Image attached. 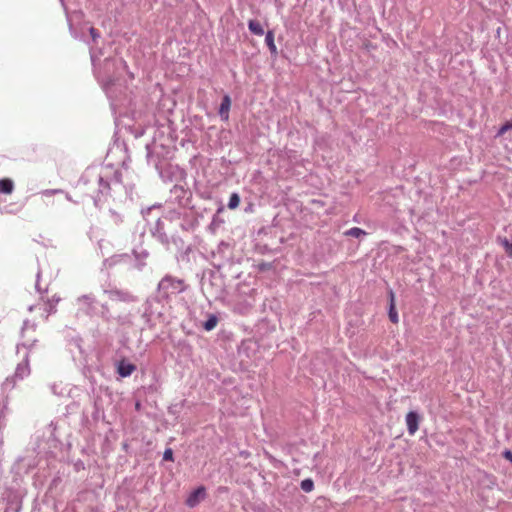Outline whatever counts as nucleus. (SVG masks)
Listing matches in <instances>:
<instances>
[{
	"instance_id": "nucleus-1",
	"label": "nucleus",
	"mask_w": 512,
	"mask_h": 512,
	"mask_svg": "<svg viewBox=\"0 0 512 512\" xmlns=\"http://www.w3.org/2000/svg\"><path fill=\"white\" fill-rule=\"evenodd\" d=\"M122 187V173L113 165L87 168L76 184L78 192L90 197L95 206Z\"/></svg>"
},
{
	"instance_id": "nucleus-2",
	"label": "nucleus",
	"mask_w": 512,
	"mask_h": 512,
	"mask_svg": "<svg viewBox=\"0 0 512 512\" xmlns=\"http://www.w3.org/2000/svg\"><path fill=\"white\" fill-rule=\"evenodd\" d=\"M158 298H148L145 302V310L142 317L147 323L150 322L151 317L156 313L154 304L159 303L160 300H168L171 295L182 293L186 290L185 282L183 279L173 277L171 275L164 276L158 283Z\"/></svg>"
},
{
	"instance_id": "nucleus-3",
	"label": "nucleus",
	"mask_w": 512,
	"mask_h": 512,
	"mask_svg": "<svg viewBox=\"0 0 512 512\" xmlns=\"http://www.w3.org/2000/svg\"><path fill=\"white\" fill-rule=\"evenodd\" d=\"M161 204H154L152 206L143 208L141 214L147 224L150 226L149 231L154 239H156L163 247L170 250V238L165 231V225L162 216L155 213L161 209Z\"/></svg>"
},
{
	"instance_id": "nucleus-4",
	"label": "nucleus",
	"mask_w": 512,
	"mask_h": 512,
	"mask_svg": "<svg viewBox=\"0 0 512 512\" xmlns=\"http://www.w3.org/2000/svg\"><path fill=\"white\" fill-rule=\"evenodd\" d=\"M201 287L208 298L223 300L227 296L225 277L219 269L204 273Z\"/></svg>"
},
{
	"instance_id": "nucleus-5",
	"label": "nucleus",
	"mask_w": 512,
	"mask_h": 512,
	"mask_svg": "<svg viewBox=\"0 0 512 512\" xmlns=\"http://www.w3.org/2000/svg\"><path fill=\"white\" fill-rule=\"evenodd\" d=\"M159 149L163 151L164 147L155 143L146 145L147 162L148 164L152 165L158 171L160 177L164 179L166 177L164 171L169 166V164L166 159L160 158L161 152Z\"/></svg>"
},
{
	"instance_id": "nucleus-6",
	"label": "nucleus",
	"mask_w": 512,
	"mask_h": 512,
	"mask_svg": "<svg viewBox=\"0 0 512 512\" xmlns=\"http://www.w3.org/2000/svg\"><path fill=\"white\" fill-rule=\"evenodd\" d=\"M30 373V359H28V355H23L22 361L17 364L13 375L5 379L3 383L4 388L13 389L18 381L27 378Z\"/></svg>"
},
{
	"instance_id": "nucleus-7",
	"label": "nucleus",
	"mask_w": 512,
	"mask_h": 512,
	"mask_svg": "<svg viewBox=\"0 0 512 512\" xmlns=\"http://www.w3.org/2000/svg\"><path fill=\"white\" fill-rule=\"evenodd\" d=\"M192 192L182 185H174L170 189V195L167 200L170 204H175L179 208H190Z\"/></svg>"
},
{
	"instance_id": "nucleus-8",
	"label": "nucleus",
	"mask_w": 512,
	"mask_h": 512,
	"mask_svg": "<svg viewBox=\"0 0 512 512\" xmlns=\"http://www.w3.org/2000/svg\"><path fill=\"white\" fill-rule=\"evenodd\" d=\"M78 312L86 316L93 317L97 314L98 301L94 294H84L76 299Z\"/></svg>"
},
{
	"instance_id": "nucleus-9",
	"label": "nucleus",
	"mask_w": 512,
	"mask_h": 512,
	"mask_svg": "<svg viewBox=\"0 0 512 512\" xmlns=\"http://www.w3.org/2000/svg\"><path fill=\"white\" fill-rule=\"evenodd\" d=\"M104 292L111 301L123 303H132L138 301V298L135 295H133L130 291L125 289L113 287L105 290Z\"/></svg>"
},
{
	"instance_id": "nucleus-10",
	"label": "nucleus",
	"mask_w": 512,
	"mask_h": 512,
	"mask_svg": "<svg viewBox=\"0 0 512 512\" xmlns=\"http://www.w3.org/2000/svg\"><path fill=\"white\" fill-rule=\"evenodd\" d=\"M199 225L198 216L192 209H183L180 228L183 231H194Z\"/></svg>"
},
{
	"instance_id": "nucleus-11",
	"label": "nucleus",
	"mask_w": 512,
	"mask_h": 512,
	"mask_svg": "<svg viewBox=\"0 0 512 512\" xmlns=\"http://www.w3.org/2000/svg\"><path fill=\"white\" fill-rule=\"evenodd\" d=\"M3 501L6 503L4 512H20L22 508V500L18 496V494L14 492H9L4 498Z\"/></svg>"
},
{
	"instance_id": "nucleus-12",
	"label": "nucleus",
	"mask_w": 512,
	"mask_h": 512,
	"mask_svg": "<svg viewBox=\"0 0 512 512\" xmlns=\"http://www.w3.org/2000/svg\"><path fill=\"white\" fill-rule=\"evenodd\" d=\"M206 496V489L204 486H199L197 489L193 490L186 499V505L190 508L196 507L201 500H203Z\"/></svg>"
},
{
	"instance_id": "nucleus-13",
	"label": "nucleus",
	"mask_w": 512,
	"mask_h": 512,
	"mask_svg": "<svg viewBox=\"0 0 512 512\" xmlns=\"http://www.w3.org/2000/svg\"><path fill=\"white\" fill-rule=\"evenodd\" d=\"M420 415L416 411H410L406 415V425L409 435H414L419 429Z\"/></svg>"
},
{
	"instance_id": "nucleus-14",
	"label": "nucleus",
	"mask_w": 512,
	"mask_h": 512,
	"mask_svg": "<svg viewBox=\"0 0 512 512\" xmlns=\"http://www.w3.org/2000/svg\"><path fill=\"white\" fill-rule=\"evenodd\" d=\"M136 370V366L126 360H121L117 364V373L122 377H129Z\"/></svg>"
},
{
	"instance_id": "nucleus-15",
	"label": "nucleus",
	"mask_w": 512,
	"mask_h": 512,
	"mask_svg": "<svg viewBox=\"0 0 512 512\" xmlns=\"http://www.w3.org/2000/svg\"><path fill=\"white\" fill-rule=\"evenodd\" d=\"M37 344H38L37 339L26 340V341H23V342L17 344L16 351L18 354H20L21 350L24 349L25 350L24 355H28V359H30V355H31L32 351L36 348Z\"/></svg>"
},
{
	"instance_id": "nucleus-16",
	"label": "nucleus",
	"mask_w": 512,
	"mask_h": 512,
	"mask_svg": "<svg viewBox=\"0 0 512 512\" xmlns=\"http://www.w3.org/2000/svg\"><path fill=\"white\" fill-rule=\"evenodd\" d=\"M231 107V98L228 94H225L222 98L220 107H219V116L222 120L227 121L229 119V110Z\"/></svg>"
},
{
	"instance_id": "nucleus-17",
	"label": "nucleus",
	"mask_w": 512,
	"mask_h": 512,
	"mask_svg": "<svg viewBox=\"0 0 512 512\" xmlns=\"http://www.w3.org/2000/svg\"><path fill=\"white\" fill-rule=\"evenodd\" d=\"M104 66L106 70H110L111 67H113L115 70H117L119 73L121 71H126L127 64L123 59H110L107 58L104 61Z\"/></svg>"
},
{
	"instance_id": "nucleus-18",
	"label": "nucleus",
	"mask_w": 512,
	"mask_h": 512,
	"mask_svg": "<svg viewBox=\"0 0 512 512\" xmlns=\"http://www.w3.org/2000/svg\"><path fill=\"white\" fill-rule=\"evenodd\" d=\"M192 251H193V249H192L191 245H186L185 247H183V250H180L175 255L177 262L183 263V264H190L191 263L190 255H191Z\"/></svg>"
},
{
	"instance_id": "nucleus-19",
	"label": "nucleus",
	"mask_w": 512,
	"mask_h": 512,
	"mask_svg": "<svg viewBox=\"0 0 512 512\" xmlns=\"http://www.w3.org/2000/svg\"><path fill=\"white\" fill-rule=\"evenodd\" d=\"M99 80L101 81L102 87L105 90L108 97H112V88L115 85L117 79L113 76L108 75L105 78H99Z\"/></svg>"
},
{
	"instance_id": "nucleus-20",
	"label": "nucleus",
	"mask_w": 512,
	"mask_h": 512,
	"mask_svg": "<svg viewBox=\"0 0 512 512\" xmlns=\"http://www.w3.org/2000/svg\"><path fill=\"white\" fill-rule=\"evenodd\" d=\"M14 190V182L10 178L0 179V193L11 194Z\"/></svg>"
},
{
	"instance_id": "nucleus-21",
	"label": "nucleus",
	"mask_w": 512,
	"mask_h": 512,
	"mask_svg": "<svg viewBox=\"0 0 512 512\" xmlns=\"http://www.w3.org/2000/svg\"><path fill=\"white\" fill-rule=\"evenodd\" d=\"M389 295H390V305H389V311H388L389 319L392 323H398L399 318H398V313L396 311L395 304H394L393 291H390Z\"/></svg>"
},
{
	"instance_id": "nucleus-22",
	"label": "nucleus",
	"mask_w": 512,
	"mask_h": 512,
	"mask_svg": "<svg viewBox=\"0 0 512 512\" xmlns=\"http://www.w3.org/2000/svg\"><path fill=\"white\" fill-rule=\"evenodd\" d=\"M248 29L252 34L257 36H262L265 33L262 25L255 19L248 21Z\"/></svg>"
},
{
	"instance_id": "nucleus-23",
	"label": "nucleus",
	"mask_w": 512,
	"mask_h": 512,
	"mask_svg": "<svg viewBox=\"0 0 512 512\" xmlns=\"http://www.w3.org/2000/svg\"><path fill=\"white\" fill-rule=\"evenodd\" d=\"M265 43L266 45L268 46L269 48V51L272 55L276 56L277 55V47L274 43V33L273 31L269 30L266 32L265 34Z\"/></svg>"
},
{
	"instance_id": "nucleus-24",
	"label": "nucleus",
	"mask_w": 512,
	"mask_h": 512,
	"mask_svg": "<svg viewBox=\"0 0 512 512\" xmlns=\"http://www.w3.org/2000/svg\"><path fill=\"white\" fill-rule=\"evenodd\" d=\"M183 214V209H170L168 210L162 217L170 222L175 220H181V216Z\"/></svg>"
},
{
	"instance_id": "nucleus-25",
	"label": "nucleus",
	"mask_w": 512,
	"mask_h": 512,
	"mask_svg": "<svg viewBox=\"0 0 512 512\" xmlns=\"http://www.w3.org/2000/svg\"><path fill=\"white\" fill-rule=\"evenodd\" d=\"M169 238H170V247L173 246L176 249V253L179 252L180 250H183V247L186 246L182 237H180L177 234H173V235L169 236Z\"/></svg>"
},
{
	"instance_id": "nucleus-26",
	"label": "nucleus",
	"mask_w": 512,
	"mask_h": 512,
	"mask_svg": "<svg viewBox=\"0 0 512 512\" xmlns=\"http://www.w3.org/2000/svg\"><path fill=\"white\" fill-rule=\"evenodd\" d=\"M218 323V317L215 314H209L208 319L203 323L202 327L206 331L213 330Z\"/></svg>"
},
{
	"instance_id": "nucleus-27",
	"label": "nucleus",
	"mask_w": 512,
	"mask_h": 512,
	"mask_svg": "<svg viewBox=\"0 0 512 512\" xmlns=\"http://www.w3.org/2000/svg\"><path fill=\"white\" fill-rule=\"evenodd\" d=\"M345 236L361 238L367 235V232L359 227H352L344 232Z\"/></svg>"
},
{
	"instance_id": "nucleus-28",
	"label": "nucleus",
	"mask_w": 512,
	"mask_h": 512,
	"mask_svg": "<svg viewBox=\"0 0 512 512\" xmlns=\"http://www.w3.org/2000/svg\"><path fill=\"white\" fill-rule=\"evenodd\" d=\"M60 297L54 295L51 299L47 301L45 304V311L48 314H52L56 312V305L59 303Z\"/></svg>"
},
{
	"instance_id": "nucleus-29",
	"label": "nucleus",
	"mask_w": 512,
	"mask_h": 512,
	"mask_svg": "<svg viewBox=\"0 0 512 512\" xmlns=\"http://www.w3.org/2000/svg\"><path fill=\"white\" fill-rule=\"evenodd\" d=\"M499 244L504 248L508 257L512 258V242L507 238H498Z\"/></svg>"
},
{
	"instance_id": "nucleus-30",
	"label": "nucleus",
	"mask_w": 512,
	"mask_h": 512,
	"mask_svg": "<svg viewBox=\"0 0 512 512\" xmlns=\"http://www.w3.org/2000/svg\"><path fill=\"white\" fill-rule=\"evenodd\" d=\"M240 203V196L238 193H232L230 195L229 201H228V208L233 210L236 209L239 206Z\"/></svg>"
},
{
	"instance_id": "nucleus-31",
	"label": "nucleus",
	"mask_w": 512,
	"mask_h": 512,
	"mask_svg": "<svg viewBox=\"0 0 512 512\" xmlns=\"http://www.w3.org/2000/svg\"><path fill=\"white\" fill-rule=\"evenodd\" d=\"M300 487L306 493L311 492L314 488V482L311 478L304 479L301 481Z\"/></svg>"
},
{
	"instance_id": "nucleus-32",
	"label": "nucleus",
	"mask_w": 512,
	"mask_h": 512,
	"mask_svg": "<svg viewBox=\"0 0 512 512\" xmlns=\"http://www.w3.org/2000/svg\"><path fill=\"white\" fill-rule=\"evenodd\" d=\"M110 217L115 225L123 223V216L115 210H109Z\"/></svg>"
},
{
	"instance_id": "nucleus-33",
	"label": "nucleus",
	"mask_w": 512,
	"mask_h": 512,
	"mask_svg": "<svg viewBox=\"0 0 512 512\" xmlns=\"http://www.w3.org/2000/svg\"><path fill=\"white\" fill-rule=\"evenodd\" d=\"M133 254L137 260H144L149 256V252L146 249L133 250Z\"/></svg>"
},
{
	"instance_id": "nucleus-34",
	"label": "nucleus",
	"mask_w": 512,
	"mask_h": 512,
	"mask_svg": "<svg viewBox=\"0 0 512 512\" xmlns=\"http://www.w3.org/2000/svg\"><path fill=\"white\" fill-rule=\"evenodd\" d=\"M512 128V121L506 122L504 125L500 127V129L497 132V136H502L505 134L508 130Z\"/></svg>"
},
{
	"instance_id": "nucleus-35",
	"label": "nucleus",
	"mask_w": 512,
	"mask_h": 512,
	"mask_svg": "<svg viewBox=\"0 0 512 512\" xmlns=\"http://www.w3.org/2000/svg\"><path fill=\"white\" fill-rule=\"evenodd\" d=\"M124 257H128V256L126 254L125 255H115V256H112L110 259H106L105 262L109 263L110 265H114L118 261H120V259H122Z\"/></svg>"
},
{
	"instance_id": "nucleus-36",
	"label": "nucleus",
	"mask_w": 512,
	"mask_h": 512,
	"mask_svg": "<svg viewBox=\"0 0 512 512\" xmlns=\"http://www.w3.org/2000/svg\"><path fill=\"white\" fill-rule=\"evenodd\" d=\"M64 191L62 189H46L41 192L44 196H51L58 193H63Z\"/></svg>"
},
{
	"instance_id": "nucleus-37",
	"label": "nucleus",
	"mask_w": 512,
	"mask_h": 512,
	"mask_svg": "<svg viewBox=\"0 0 512 512\" xmlns=\"http://www.w3.org/2000/svg\"><path fill=\"white\" fill-rule=\"evenodd\" d=\"M163 459L165 461H173L174 460V458H173V450L171 448L165 449V451L163 453Z\"/></svg>"
},
{
	"instance_id": "nucleus-38",
	"label": "nucleus",
	"mask_w": 512,
	"mask_h": 512,
	"mask_svg": "<svg viewBox=\"0 0 512 512\" xmlns=\"http://www.w3.org/2000/svg\"><path fill=\"white\" fill-rule=\"evenodd\" d=\"M100 413H101V409L100 407L98 406L97 402H94V411L92 413V418L95 420V421H98L99 417H100Z\"/></svg>"
},
{
	"instance_id": "nucleus-39",
	"label": "nucleus",
	"mask_w": 512,
	"mask_h": 512,
	"mask_svg": "<svg viewBox=\"0 0 512 512\" xmlns=\"http://www.w3.org/2000/svg\"><path fill=\"white\" fill-rule=\"evenodd\" d=\"M89 33H90V35H91V37H92V40H93V41H96L98 38H100V33H99V32H98V30H97L96 28H94V27H91V28L89 29Z\"/></svg>"
},
{
	"instance_id": "nucleus-40",
	"label": "nucleus",
	"mask_w": 512,
	"mask_h": 512,
	"mask_svg": "<svg viewBox=\"0 0 512 512\" xmlns=\"http://www.w3.org/2000/svg\"><path fill=\"white\" fill-rule=\"evenodd\" d=\"M102 309V317L108 321L110 318L108 306L106 304H103Z\"/></svg>"
},
{
	"instance_id": "nucleus-41",
	"label": "nucleus",
	"mask_w": 512,
	"mask_h": 512,
	"mask_svg": "<svg viewBox=\"0 0 512 512\" xmlns=\"http://www.w3.org/2000/svg\"><path fill=\"white\" fill-rule=\"evenodd\" d=\"M40 277H41V271H40V270H38L37 275H36L35 288H36V290H37L39 293H42V290H41V288H40Z\"/></svg>"
},
{
	"instance_id": "nucleus-42",
	"label": "nucleus",
	"mask_w": 512,
	"mask_h": 512,
	"mask_svg": "<svg viewBox=\"0 0 512 512\" xmlns=\"http://www.w3.org/2000/svg\"><path fill=\"white\" fill-rule=\"evenodd\" d=\"M503 456L509 460L510 462H512V452L510 450H505L504 453H503Z\"/></svg>"
},
{
	"instance_id": "nucleus-43",
	"label": "nucleus",
	"mask_w": 512,
	"mask_h": 512,
	"mask_svg": "<svg viewBox=\"0 0 512 512\" xmlns=\"http://www.w3.org/2000/svg\"><path fill=\"white\" fill-rule=\"evenodd\" d=\"M271 266V264L269 263H262L260 264V270L264 271V270H267L269 267Z\"/></svg>"
},
{
	"instance_id": "nucleus-44",
	"label": "nucleus",
	"mask_w": 512,
	"mask_h": 512,
	"mask_svg": "<svg viewBox=\"0 0 512 512\" xmlns=\"http://www.w3.org/2000/svg\"><path fill=\"white\" fill-rule=\"evenodd\" d=\"M92 64L95 66L96 55L93 51L90 52Z\"/></svg>"
},
{
	"instance_id": "nucleus-45",
	"label": "nucleus",
	"mask_w": 512,
	"mask_h": 512,
	"mask_svg": "<svg viewBox=\"0 0 512 512\" xmlns=\"http://www.w3.org/2000/svg\"><path fill=\"white\" fill-rule=\"evenodd\" d=\"M27 325H28V321L26 320V321H24V324H23V327H22V331H21L22 332V337H24V331H25Z\"/></svg>"
},
{
	"instance_id": "nucleus-46",
	"label": "nucleus",
	"mask_w": 512,
	"mask_h": 512,
	"mask_svg": "<svg viewBox=\"0 0 512 512\" xmlns=\"http://www.w3.org/2000/svg\"><path fill=\"white\" fill-rule=\"evenodd\" d=\"M135 409H136L137 411H139V410L141 409V403H140V401H137V402L135 403Z\"/></svg>"
},
{
	"instance_id": "nucleus-47",
	"label": "nucleus",
	"mask_w": 512,
	"mask_h": 512,
	"mask_svg": "<svg viewBox=\"0 0 512 512\" xmlns=\"http://www.w3.org/2000/svg\"><path fill=\"white\" fill-rule=\"evenodd\" d=\"M61 2V5L63 6L64 10L67 12V7L64 0H59Z\"/></svg>"
},
{
	"instance_id": "nucleus-48",
	"label": "nucleus",
	"mask_w": 512,
	"mask_h": 512,
	"mask_svg": "<svg viewBox=\"0 0 512 512\" xmlns=\"http://www.w3.org/2000/svg\"><path fill=\"white\" fill-rule=\"evenodd\" d=\"M222 247L227 248V247H228V245L222 242V243L219 245V249H221Z\"/></svg>"
},
{
	"instance_id": "nucleus-49",
	"label": "nucleus",
	"mask_w": 512,
	"mask_h": 512,
	"mask_svg": "<svg viewBox=\"0 0 512 512\" xmlns=\"http://www.w3.org/2000/svg\"><path fill=\"white\" fill-rule=\"evenodd\" d=\"M66 198H67L69 201H72L71 197H70L68 194H66Z\"/></svg>"
}]
</instances>
